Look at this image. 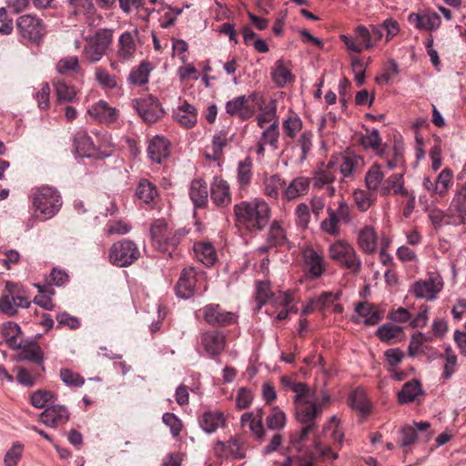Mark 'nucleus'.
Returning <instances> with one entry per match:
<instances>
[{
    "label": "nucleus",
    "mask_w": 466,
    "mask_h": 466,
    "mask_svg": "<svg viewBox=\"0 0 466 466\" xmlns=\"http://www.w3.org/2000/svg\"><path fill=\"white\" fill-rule=\"evenodd\" d=\"M152 63L143 60L137 66L133 67L128 75L127 82L130 85L142 86L148 83V77L153 71Z\"/></svg>",
    "instance_id": "nucleus-29"
},
{
    "label": "nucleus",
    "mask_w": 466,
    "mask_h": 466,
    "mask_svg": "<svg viewBox=\"0 0 466 466\" xmlns=\"http://www.w3.org/2000/svg\"><path fill=\"white\" fill-rule=\"evenodd\" d=\"M422 394L421 385L419 380H412L406 382L402 389L398 392L397 398L400 404H408Z\"/></svg>",
    "instance_id": "nucleus-36"
},
{
    "label": "nucleus",
    "mask_w": 466,
    "mask_h": 466,
    "mask_svg": "<svg viewBox=\"0 0 466 466\" xmlns=\"http://www.w3.org/2000/svg\"><path fill=\"white\" fill-rule=\"evenodd\" d=\"M267 243L274 248H281L288 244V238L285 229L279 221H273L267 236Z\"/></svg>",
    "instance_id": "nucleus-45"
},
{
    "label": "nucleus",
    "mask_w": 466,
    "mask_h": 466,
    "mask_svg": "<svg viewBox=\"0 0 466 466\" xmlns=\"http://www.w3.org/2000/svg\"><path fill=\"white\" fill-rule=\"evenodd\" d=\"M336 178L334 163L329 162L326 167L317 172L313 177V187L323 188L325 186L331 185Z\"/></svg>",
    "instance_id": "nucleus-49"
},
{
    "label": "nucleus",
    "mask_w": 466,
    "mask_h": 466,
    "mask_svg": "<svg viewBox=\"0 0 466 466\" xmlns=\"http://www.w3.org/2000/svg\"><path fill=\"white\" fill-rule=\"evenodd\" d=\"M315 458L310 453L299 457H286L282 463L274 461L273 466H314Z\"/></svg>",
    "instance_id": "nucleus-62"
},
{
    "label": "nucleus",
    "mask_w": 466,
    "mask_h": 466,
    "mask_svg": "<svg viewBox=\"0 0 466 466\" xmlns=\"http://www.w3.org/2000/svg\"><path fill=\"white\" fill-rule=\"evenodd\" d=\"M303 123L301 118L293 111H289L287 117L282 122L284 137L294 139L297 134L302 129Z\"/></svg>",
    "instance_id": "nucleus-43"
},
{
    "label": "nucleus",
    "mask_w": 466,
    "mask_h": 466,
    "mask_svg": "<svg viewBox=\"0 0 466 466\" xmlns=\"http://www.w3.org/2000/svg\"><path fill=\"white\" fill-rule=\"evenodd\" d=\"M357 243L361 251L365 254H373L377 249L378 236L375 229L370 226H365L358 234Z\"/></svg>",
    "instance_id": "nucleus-27"
},
{
    "label": "nucleus",
    "mask_w": 466,
    "mask_h": 466,
    "mask_svg": "<svg viewBox=\"0 0 466 466\" xmlns=\"http://www.w3.org/2000/svg\"><path fill=\"white\" fill-rule=\"evenodd\" d=\"M132 104L139 116L147 124L155 123L164 116L160 103L153 96L134 99Z\"/></svg>",
    "instance_id": "nucleus-13"
},
{
    "label": "nucleus",
    "mask_w": 466,
    "mask_h": 466,
    "mask_svg": "<svg viewBox=\"0 0 466 466\" xmlns=\"http://www.w3.org/2000/svg\"><path fill=\"white\" fill-rule=\"evenodd\" d=\"M441 289L442 284L436 282V279L431 277L427 279L418 280L411 287V290L417 298L427 300L435 299Z\"/></svg>",
    "instance_id": "nucleus-19"
},
{
    "label": "nucleus",
    "mask_w": 466,
    "mask_h": 466,
    "mask_svg": "<svg viewBox=\"0 0 466 466\" xmlns=\"http://www.w3.org/2000/svg\"><path fill=\"white\" fill-rule=\"evenodd\" d=\"M380 194L382 197H387L390 194L406 196L409 191L404 187L403 175L400 173L390 175L385 179L380 188Z\"/></svg>",
    "instance_id": "nucleus-26"
},
{
    "label": "nucleus",
    "mask_w": 466,
    "mask_h": 466,
    "mask_svg": "<svg viewBox=\"0 0 466 466\" xmlns=\"http://www.w3.org/2000/svg\"><path fill=\"white\" fill-rule=\"evenodd\" d=\"M1 333L9 348L13 350L22 348V339H20L22 330L18 324L12 321L5 322Z\"/></svg>",
    "instance_id": "nucleus-34"
},
{
    "label": "nucleus",
    "mask_w": 466,
    "mask_h": 466,
    "mask_svg": "<svg viewBox=\"0 0 466 466\" xmlns=\"http://www.w3.org/2000/svg\"><path fill=\"white\" fill-rule=\"evenodd\" d=\"M349 401L352 409L359 410L362 416L370 414L371 405L364 390H354L350 395Z\"/></svg>",
    "instance_id": "nucleus-40"
},
{
    "label": "nucleus",
    "mask_w": 466,
    "mask_h": 466,
    "mask_svg": "<svg viewBox=\"0 0 466 466\" xmlns=\"http://www.w3.org/2000/svg\"><path fill=\"white\" fill-rule=\"evenodd\" d=\"M354 201L360 211L368 210L376 199V193L371 190L357 189L353 193Z\"/></svg>",
    "instance_id": "nucleus-57"
},
{
    "label": "nucleus",
    "mask_w": 466,
    "mask_h": 466,
    "mask_svg": "<svg viewBox=\"0 0 466 466\" xmlns=\"http://www.w3.org/2000/svg\"><path fill=\"white\" fill-rule=\"evenodd\" d=\"M355 310L360 317L365 319L364 323L368 326L376 325L382 319V313L368 302L358 303Z\"/></svg>",
    "instance_id": "nucleus-38"
},
{
    "label": "nucleus",
    "mask_w": 466,
    "mask_h": 466,
    "mask_svg": "<svg viewBox=\"0 0 466 466\" xmlns=\"http://www.w3.org/2000/svg\"><path fill=\"white\" fill-rule=\"evenodd\" d=\"M329 258L339 267L358 275L362 268V261L354 247L346 240L339 239L328 248Z\"/></svg>",
    "instance_id": "nucleus-3"
},
{
    "label": "nucleus",
    "mask_w": 466,
    "mask_h": 466,
    "mask_svg": "<svg viewBox=\"0 0 466 466\" xmlns=\"http://www.w3.org/2000/svg\"><path fill=\"white\" fill-rule=\"evenodd\" d=\"M400 435L398 441V445L402 448L403 452L408 454L411 451V447L418 440V434L415 428L405 425L400 431Z\"/></svg>",
    "instance_id": "nucleus-52"
},
{
    "label": "nucleus",
    "mask_w": 466,
    "mask_h": 466,
    "mask_svg": "<svg viewBox=\"0 0 466 466\" xmlns=\"http://www.w3.org/2000/svg\"><path fill=\"white\" fill-rule=\"evenodd\" d=\"M33 206L37 216L43 219L53 218L61 208L62 198L59 192L52 187H42L33 195Z\"/></svg>",
    "instance_id": "nucleus-5"
},
{
    "label": "nucleus",
    "mask_w": 466,
    "mask_h": 466,
    "mask_svg": "<svg viewBox=\"0 0 466 466\" xmlns=\"http://www.w3.org/2000/svg\"><path fill=\"white\" fill-rule=\"evenodd\" d=\"M88 115L101 123L110 124L118 117V112L111 107L106 101L100 100L93 105L88 110Z\"/></svg>",
    "instance_id": "nucleus-24"
},
{
    "label": "nucleus",
    "mask_w": 466,
    "mask_h": 466,
    "mask_svg": "<svg viewBox=\"0 0 466 466\" xmlns=\"http://www.w3.org/2000/svg\"><path fill=\"white\" fill-rule=\"evenodd\" d=\"M313 133L310 130H304L297 139L296 146L299 147L300 153L298 161L302 164L313 148Z\"/></svg>",
    "instance_id": "nucleus-51"
},
{
    "label": "nucleus",
    "mask_w": 466,
    "mask_h": 466,
    "mask_svg": "<svg viewBox=\"0 0 466 466\" xmlns=\"http://www.w3.org/2000/svg\"><path fill=\"white\" fill-rule=\"evenodd\" d=\"M69 15L77 18L79 15H93L96 8L92 0H68Z\"/></svg>",
    "instance_id": "nucleus-46"
},
{
    "label": "nucleus",
    "mask_w": 466,
    "mask_h": 466,
    "mask_svg": "<svg viewBox=\"0 0 466 466\" xmlns=\"http://www.w3.org/2000/svg\"><path fill=\"white\" fill-rule=\"evenodd\" d=\"M74 144L77 153L81 156L92 157L96 151L92 138L85 131H80L76 135Z\"/></svg>",
    "instance_id": "nucleus-42"
},
{
    "label": "nucleus",
    "mask_w": 466,
    "mask_h": 466,
    "mask_svg": "<svg viewBox=\"0 0 466 466\" xmlns=\"http://www.w3.org/2000/svg\"><path fill=\"white\" fill-rule=\"evenodd\" d=\"M139 258L140 251L137 245L129 239L125 238L115 242L109 249V261L118 268L128 267Z\"/></svg>",
    "instance_id": "nucleus-8"
},
{
    "label": "nucleus",
    "mask_w": 466,
    "mask_h": 466,
    "mask_svg": "<svg viewBox=\"0 0 466 466\" xmlns=\"http://www.w3.org/2000/svg\"><path fill=\"white\" fill-rule=\"evenodd\" d=\"M153 246L161 252L171 253L185 237L184 229L172 231L165 219H157L150 228Z\"/></svg>",
    "instance_id": "nucleus-4"
},
{
    "label": "nucleus",
    "mask_w": 466,
    "mask_h": 466,
    "mask_svg": "<svg viewBox=\"0 0 466 466\" xmlns=\"http://www.w3.org/2000/svg\"><path fill=\"white\" fill-rule=\"evenodd\" d=\"M14 296L19 299L17 305L22 309H27L30 306L24 288L17 283L6 281L5 292L0 297V312L7 317H15L18 312L17 307L13 303Z\"/></svg>",
    "instance_id": "nucleus-7"
},
{
    "label": "nucleus",
    "mask_w": 466,
    "mask_h": 466,
    "mask_svg": "<svg viewBox=\"0 0 466 466\" xmlns=\"http://www.w3.org/2000/svg\"><path fill=\"white\" fill-rule=\"evenodd\" d=\"M263 415V409H258L256 412H246L241 416L242 424L248 425L258 440L262 439L265 433L262 425Z\"/></svg>",
    "instance_id": "nucleus-32"
},
{
    "label": "nucleus",
    "mask_w": 466,
    "mask_h": 466,
    "mask_svg": "<svg viewBox=\"0 0 466 466\" xmlns=\"http://www.w3.org/2000/svg\"><path fill=\"white\" fill-rule=\"evenodd\" d=\"M95 78L103 87L112 89L117 86L116 77L101 66L96 68Z\"/></svg>",
    "instance_id": "nucleus-63"
},
{
    "label": "nucleus",
    "mask_w": 466,
    "mask_h": 466,
    "mask_svg": "<svg viewBox=\"0 0 466 466\" xmlns=\"http://www.w3.org/2000/svg\"><path fill=\"white\" fill-rule=\"evenodd\" d=\"M234 216L237 227L257 232L263 230L268 224L270 208L263 199L241 201L234 206Z\"/></svg>",
    "instance_id": "nucleus-2"
},
{
    "label": "nucleus",
    "mask_w": 466,
    "mask_h": 466,
    "mask_svg": "<svg viewBox=\"0 0 466 466\" xmlns=\"http://www.w3.org/2000/svg\"><path fill=\"white\" fill-rule=\"evenodd\" d=\"M360 145L364 149H371L381 158L386 157V144H382V139L380 132L376 128L366 129V133L363 134L359 139Z\"/></svg>",
    "instance_id": "nucleus-20"
},
{
    "label": "nucleus",
    "mask_w": 466,
    "mask_h": 466,
    "mask_svg": "<svg viewBox=\"0 0 466 466\" xmlns=\"http://www.w3.org/2000/svg\"><path fill=\"white\" fill-rule=\"evenodd\" d=\"M117 47L116 56L120 62L124 63L134 57L137 46L131 33L125 32L120 35Z\"/></svg>",
    "instance_id": "nucleus-31"
},
{
    "label": "nucleus",
    "mask_w": 466,
    "mask_h": 466,
    "mask_svg": "<svg viewBox=\"0 0 466 466\" xmlns=\"http://www.w3.org/2000/svg\"><path fill=\"white\" fill-rule=\"evenodd\" d=\"M280 382L281 385L286 390H290L291 391L296 393V395L293 398V401L299 400V398L309 396V392L314 390L310 388L308 384L304 382H298L289 376H282L280 379Z\"/></svg>",
    "instance_id": "nucleus-50"
},
{
    "label": "nucleus",
    "mask_w": 466,
    "mask_h": 466,
    "mask_svg": "<svg viewBox=\"0 0 466 466\" xmlns=\"http://www.w3.org/2000/svg\"><path fill=\"white\" fill-rule=\"evenodd\" d=\"M197 258L207 267H211L217 261V253L210 243L198 242L194 245Z\"/></svg>",
    "instance_id": "nucleus-39"
},
{
    "label": "nucleus",
    "mask_w": 466,
    "mask_h": 466,
    "mask_svg": "<svg viewBox=\"0 0 466 466\" xmlns=\"http://www.w3.org/2000/svg\"><path fill=\"white\" fill-rule=\"evenodd\" d=\"M376 334L381 341L387 343H390L392 340L400 341L404 335L401 327L391 323H386L380 327Z\"/></svg>",
    "instance_id": "nucleus-48"
},
{
    "label": "nucleus",
    "mask_w": 466,
    "mask_h": 466,
    "mask_svg": "<svg viewBox=\"0 0 466 466\" xmlns=\"http://www.w3.org/2000/svg\"><path fill=\"white\" fill-rule=\"evenodd\" d=\"M306 275L309 279H319L327 270V261L322 253L312 246H307L302 251Z\"/></svg>",
    "instance_id": "nucleus-12"
},
{
    "label": "nucleus",
    "mask_w": 466,
    "mask_h": 466,
    "mask_svg": "<svg viewBox=\"0 0 466 466\" xmlns=\"http://www.w3.org/2000/svg\"><path fill=\"white\" fill-rule=\"evenodd\" d=\"M271 77L278 86H284L286 84L293 82L295 79L289 66L286 65V62L283 59L276 61L275 67L271 73Z\"/></svg>",
    "instance_id": "nucleus-37"
},
{
    "label": "nucleus",
    "mask_w": 466,
    "mask_h": 466,
    "mask_svg": "<svg viewBox=\"0 0 466 466\" xmlns=\"http://www.w3.org/2000/svg\"><path fill=\"white\" fill-rule=\"evenodd\" d=\"M197 274L194 268H185L176 285V293L179 298L189 299L195 292Z\"/></svg>",
    "instance_id": "nucleus-21"
},
{
    "label": "nucleus",
    "mask_w": 466,
    "mask_h": 466,
    "mask_svg": "<svg viewBox=\"0 0 466 466\" xmlns=\"http://www.w3.org/2000/svg\"><path fill=\"white\" fill-rule=\"evenodd\" d=\"M286 414L279 407L276 406L270 409V412L266 419V423L268 429L280 430L286 424Z\"/></svg>",
    "instance_id": "nucleus-58"
},
{
    "label": "nucleus",
    "mask_w": 466,
    "mask_h": 466,
    "mask_svg": "<svg viewBox=\"0 0 466 466\" xmlns=\"http://www.w3.org/2000/svg\"><path fill=\"white\" fill-rule=\"evenodd\" d=\"M462 212L466 214V183L461 186L451 203V211Z\"/></svg>",
    "instance_id": "nucleus-64"
},
{
    "label": "nucleus",
    "mask_w": 466,
    "mask_h": 466,
    "mask_svg": "<svg viewBox=\"0 0 466 466\" xmlns=\"http://www.w3.org/2000/svg\"><path fill=\"white\" fill-rule=\"evenodd\" d=\"M147 153L149 157L156 163H161L169 155V143L163 137L157 136L148 144Z\"/></svg>",
    "instance_id": "nucleus-30"
},
{
    "label": "nucleus",
    "mask_w": 466,
    "mask_h": 466,
    "mask_svg": "<svg viewBox=\"0 0 466 466\" xmlns=\"http://www.w3.org/2000/svg\"><path fill=\"white\" fill-rule=\"evenodd\" d=\"M258 104V94L253 92L248 96H238L226 103V112L231 116L245 121L251 118Z\"/></svg>",
    "instance_id": "nucleus-9"
},
{
    "label": "nucleus",
    "mask_w": 466,
    "mask_h": 466,
    "mask_svg": "<svg viewBox=\"0 0 466 466\" xmlns=\"http://www.w3.org/2000/svg\"><path fill=\"white\" fill-rule=\"evenodd\" d=\"M53 86L55 87L57 102L59 104L73 103L76 100L77 89L74 86L67 83L65 78H55L53 80Z\"/></svg>",
    "instance_id": "nucleus-28"
},
{
    "label": "nucleus",
    "mask_w": 466,
    "mask_h": 466,
    "mask_svg": "<svg viewBox=\"0 0 466 466\" xmlns=\"http://www.w3.org/2000/svg\"><path fill=\"white\" fill-rule=\"evenodd\" d=\"M200 311L204 320L211 326L225 327L236 321L235 314L225 310L219 304L206 305Z\"/></svg>",
    "instance_id": "nucleus-15"
},
{
    "label": "nucleus",
    "mask_w": 466,
    "mask_h": 466,
    "mask_svg": "<svg viewBox=\"0 0 466 466\" xmlns=\"http://www.w3.org/2000/svg\"><path fill=\"white\" fill-rule=\"evenodd\" d=\"M174 117L182 127L191 128L197 123L196 108L185 100L182 105L177 107Z\"/></svg>",
    "instance_id": "nucleus-33"
},
{
    "label": "nucleus",
    "mask_w": 466,
    "mask_h": 466,
    "mask_svg": "<svg viewBox=\"0 0 466 466\" xmlns=\"http://www.w3.org/2000/svg\"><path fill=\"white\" fill-rule=\"evenodd\" d=\"M329 400V394L323 391L319 394L314 389L309 392V396L299 398V400L293 401L295 420L301 426L300 430L292 435L294 443L303 442L310 434L315 433L323 410Z\"/></svg>",
    "instance_id": "nucleus-1"
},
{
    "label": "nucleus",
    "mask_w": 466,
    "mask_h": 466,
    "mask_svg": "<svg viewBox=\"0 0 466 466\" xmlns=\"http://www.w3.org/2000/svg\"><path fill=\"white\" fill-rule=\"evenodd\" d=\"M364 167V159L361 156L353 151H346L341 156L339 171L344 178L353 179L357 173H360Z\"/></svg>",
    "instance_id": "nucleus-17"
},
{
    "label": "nucleus",
    "mask_w": 466,
    "mask_h": 466,
    "mask_svg": "<svg viewBox=\"0 0 466 466\" xmlns=\"http://www.w3.org/2000/svg\"><path fill=\"white\" fill-rule=\"evenodd\" d=\"M328 218L320 223V228L325 233L331 236L339 235V223L340 221L335 216L334 209L329 208L327 209Z\"/></svg>",
    "instance_id": "nucleus-59"
},
{
    "label": "nucleus",
    "mask_w": 466,
    "mask_h": 466,
    "mask_svg": "<svg viewBox=\"0 0 466 466\" xmlns=\"http://www.w3.org/2000/svg\"><path fill=\"white\" fill-rule=\"evenodd\" d=\"M339 38L349 50L355 53H361L364 48L370 49L373 46L370 32L363 25L355 28V38L346 35H340Z\"/></svg>",
    "instance_id": "nucleus-16"
},
{
    "label": "nucleus",
    "mask_w": 466,
    "mask_h": 466,
    "mask_svg": "<svg viewBox=\"0 0 466 466\" xmlns=\"http://www.w3.org/2000/svg\"><path fill=\"white\" fill-rule=\"evenodd\" d=\"M422 186L431 198H442L447 196L450 188L453 186V172L451 168L446 167L434 179L425 177Z\"/></svg>",
    "instance_id": "nucleus-11"
},
{
    "label": "nucleus",
    "mask_w": 466,
    "mask_h": 466,
    "mask_svg": "<svg viewBox=\"0 0 466 466\" xmlns=\"http://www.w3.org/2000/svg\"><path fill=\"white\" fill-rule=\"evenodd\" d=\"M279 121L275 120L262 133L261 141L265 144L270 145L274 149H277L279 147Z\"/></svg>",
    "instance_id": "nucleus-61"
},
{
    "label": "nucleus",
    "mask_w": 466,
    "mask_h": 466,
    "mask_svg": "<svg viewBox=\"0 0 466 466\" xmlns=\"http://www.w3.org/2000/svg\"><path fill=\"white\" fill-rule=\"evenodd\" d=\"M273 292L270 290L269 283L268 281H258L256 283V302L257 310H259L267 302H269Z\"/></svg>",
    "instance_id": "nucleus-60"
},
{
    "label": "nucleus",
    "mask_w": 466,
    "mask_h": 466,
    "mask_svg": "<svg viewBox=\"0 0 466 466\" xmlns=\"http://www.w3.org/2000/svg\"><path fill=\"white\" fill-rule=\"evenodd\" d=\"M21 354L22 358L25 360H28L36 364H42L44 360V353L41 347L36 342H28L24 346L22 345Z\"/></svg>",
    "instance_id": "nucleus-56"
},
{
    "label": "nucleus",
    "mask_w": 466,
    "mask_h": 466,
    "mask_svg": "<svg viewBox=\"0 0 466 466\" xmlns=\"http://www.w3.org/2000/svg\"><path fill=\"white\" fill-rule=\"evenodd\" d=\"M234 135H230L228 130L222 129L218 132L212 140V156L209 157L213 160H218L223 155V149L228 146V142L233 139Z\"/></svg>",
    "instance_id": "nucleus-41"
},
{
    "label": "nucleus",
    "mask_w": 466,
    "mask_h": 466,
    "mask_svg": "<svg viewBox=\"0 0 466 466\" xmlns=\"http://www.w3.org/2000/svg\"><path fill=\"white\" fill-rule=\"evenodd\" d=\"M68 420V410L62 405L48 407L40 415V420L47 427H58L66 423Z\"/></svg>",
    "instance_id": "nucleus-18"
},
{
    "label": "nucleus",
    "mask_w": 466,
    "mask_h": 466,
    "mask_svg": "<svg viewBox=\"0 0 466 466\" xmlns=\"http://www.w3.org/2000/svg\"><path fill=\"white\" fill-rule=\"evenodd\" d=\"M198 423L205 432L211 434L226 426V418L221 411L207 410L199 417Z\"/></svg>",
    "instance_id": "nucleus-25"
},
{
    "label": "nucleus",
    "mask_w": 466,
    "mask_h": 466,
    "mask_svg": "<svg viewBox=\"0 0 466 466\" xmlns=\"http://www.w3.org/2000/svg\"><path fill=\"white\" fill-rule=\"evenodd\" d=\"M16 27L20 35L32 43H38L46 35L42 19L32 15H24L17 18Z\"/></svg>",
    "instance_id": "nucleus-10"
},
{
    "label": "nucleus",
    "mask_w": 466,
    "mask_h": 466,
    "mask_svg": "<svg viewBox=\"0 0 466 466\" xmlns=\"http://www.w3.org/2000/svg\"><path fill=\"white\" fill-rule=\"evenodd\" d=\"M210 198L217 206H228L231 202V194L228 182L221 177H216L211 184Z\"/></svg>",
    "instance_id": "nucleus-23"
},
{
    "label": "nucleus",
    "mask_w": 466,
    "mask_h": 466,
    "mask_svg": "<svg viewBox=\"0 0 466 466\" xmlns=\"http://www.w3.org/2000/svg\"><path fill=\"white\" fill-rule=\"evenodd\" d=\"M112 31L106 28L97 30L93 35L85 38V46L82 51L83 57L89 63L99 62L106 55V50L112 45Z\"/></svg>",
    "instance_id": "nucleus-6"
},
{
    "label": "nucleus",
    "mask_w": 466,
    "mask_h": 466,
    "mask_svg": "<svg viewBox=\"0 0 466 466\" xmlns=\"http://www.w3.org/2000/svg\"><path fill=\"white\" fill-rule=\"evenodd\" d=\"M285 185V181L278 174L267 177L264 179V193L265 195L277 199L279 195V189L283 188Z\"/></svg>",
    "instance_id": "nucleus-55"
},
{
    "label": "nucleus",
    "mask_w": 466,
    "mask_h": 466,
    "mask_svg": "<svg viewBox=\"0 0 466 466\" xmlns=\"http://www.w3.org/2000/svg\"><path fill=\"white\" fill-rule=\"evenodd\" d=\"M310 178L308 177H295L282 191V198L291 201L308 194L309 190Z\"/></svg>",
    "instance_id": "nucleus-22"
},
{
    "label": "nucleus",
    "mask_w": 466,
    "mask_h": 466,
    "mask_svg": "<svg viewBox=\"0 0 466 466\" xmlns=\"http://www.w3.org/2000/svg\"><path fill=\"white\" fill-rule=\"evenodd\" d=\"M252 175V160L248 157L238 165V183L240 189H246L250 184Z\"/></svg>",
    "instance_id": "nucleus-53"
},
{
    "label": "nucleus",
    "mask_w": 466,
    "mask_h": 466,
    "mask_svg": "<svg viewBox=\"0 0 466 466\" xmlns=\"http://www.w3.org/2000/svg\"><path fill=\"white\" fill-rule=\"evenodd\" d=\"M189 197L195 207H206L208 198V191L206 182L202 179H194L191 182Z\"/></svg>",
    "instance_id": "nucleus-35"
},
{
    "label": "nucleus",
    "mask_w": 466,
    "mask_h": 466,
    "mask_svg": "<svg viewBox=\"0 0 466 466\" xmlns=\"http://www.w3.org/2000/svg\"><path fill=\"white\" fill-rule=\"evenodd\" d=\"M226 342V335L219 330H207L200 335V345L211 359H216L224 351Z\"/></svg>",
    "instance_id": "nucleus-14"
},
{
    "label": "nucleus",
    "mask_w": 466,
    "mask_h": 466,
    "mask_svg": "<svg viewBox=\"0 0 466 466\" xmlns=\"http://www.w3.org/2000/svg\"><path fill=\"white\" fill-rule=\"evenodd\" d=\"M384 179V173L381 171V166L374 163L371 165L365 176V184L369 190L377 192Z\"/></svg>",
    "instance_id": "nucleus-44"
},
{
    "label": "nucleus",
    "mask_w": 466,
    "mask_h": 466,
    "mask_svg": "<svg viewBox=\"0 0 466 466\" xmlns=\"http://www.w3.org/2000/svg\"><path fill=\"white\" fill-rule=\"evenodd\" d=\"M56 69L61 76L69 74L82 75V68L77 56H71L61 58L56 66Z\"/></svg>",
    "instance_id": "nucleus-47"
},
{
    "label": "nucleus",
    "mask_w": 466,
    "mask_h": 466,
    "mask_svg": "<svg viewBox=\"0 0 466 466\" xmlns=\"http://www.w3.org/2000/svg\"><path fill=\"white\" fill-rule=\"evenodd\" d=\"M136 195L144 203L149 204L157 197V189L153 183L142 179L137 185Z\"/></svg>",
    "instance_id": "nucleus-54"
}]
</instances>
